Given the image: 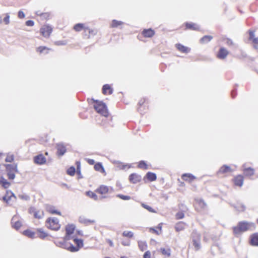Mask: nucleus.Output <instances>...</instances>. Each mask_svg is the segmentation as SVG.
<instances>
[{"label": "nucleus", "instance_id": "nucleus-1", "mask_svg": "<svg viewBox=\"0 0 258 258\" xmlns=\"http://www.w3.org/2000/svg\"><path fill=\"white\" fill-rule=\"evenodd\" d=\"M251 227L255 229V225L254 223L245 221H240L236 226L233 227V233L235 235H239L249 230Z\"/></svg>", "mask_w": 258, "mask_h": 258}, {"label": "nucleus", "instance_id": "nucleus-2", "mask_svg": "<svg viewBox=\"0 0 258 258\" xmlns=\"http://www.w3.org/2000/svg\"><path fill=\"white\" fill-rule=\"evenodd\" d=\"M92 100L93 102L95 103L94 105L95 110L102 115L107 117L109 113L106 104L101 101L95 100L94 99H92Z\"/></svg>", "mask_w": 258, "mask_h": 258}, {"label": "nucleus", "instance_id": "nucleus-3", "mask_svg": "<svg viewBox=\"0 0 258 258\" xmlns=\"http://www.w3.org/2000/svg\"><path fill=\"white\" fill-rule=\"evenodd\" d=\"M46 227L52 230L58 231L60 228L59 220L57 218H48L46 221Z\"/></svg>", "mask_w": 258, "mask_h": 258}, {"label": "nucleus", "instance_id": "nucleus-4", "mask_svg": "<svg viewBox=\"0 0 258 258\" xmlns=\"http://www.w3.org/2000/svg\"><path fill=\"white\" fill-rule=\"evenodd\" d=\"M191 237L193 242V245L196 250L201 248V235L196 230L192 232Z\"/></svg>", "mask_w": 258, "mask_h": 258}, {"label": "nucleus", "instance_id": "nucleus-5", "mask_svg": "<svg viewBox=\"0 0 258 258\" xmlns=\"http://www.w3.org/2000/svg\"><path fill=\"white\" fill-rule=\"evenodd\" d=\"M52 31V29L50 26L44 25L40 29V32L42 35L45 37H48L50 36Z\"/></svg>", "mask_w": 258, "mask_h": 258}, {"label": "nucleus", "instance_id": "nucleus-6", "mask_svg": "<svg viewBox=\"0 0 258 258\" xmlns=\"http://www.w3.org/2000/svg\"><path fill=\"white\" fill-rule=\"evenodd\" d=\"M230 205L233 207L235 210L239 212H244L245 210L246 207L245 205L239 202H237L236 204L229 203Z\"/></svg>", "mask_w": 258, "mask_h": 258}, {"label": "nucleus", "instance_id": "nucleus-7", "mask_svg": "<svg viewBox=\"0 0 258 258\" xmlns=\"http://www.w3.org/2000/svg\"><path fill=\"white\" fill-rule=\"evenodd\" d=\"M229 53L228 51L224 47H221L217 54V56L220 59H225Z\"/></svg>", "mask_w": 258, "mask_h": 258}, {"label": "nucleus", "instance_id": "nucleus-8", "mask_svg": "<svg viewBox=\"0 0 258 258\" xmlns=\"http://www.w3.org/2000/svg\"><path fill=\"white\" fill-rule=\"evenodd\" d=\"M34 162L38 165H42L46 162V158L42 154H39L34 157Z\"/></svg>", "mask_w": 258, "mask_h": 258}, {"label": "nucleus", "instance_id": "nucleus-9", "mask_svg": "<svg viewBox=\"0 0 258 258\" xmlns=\"http://www.w3.org/2000/svg\"><path fill=\"white\" fill-rule=\"evenodd\" d=\"M141 176L136 173H132L129 176L130 181L134 184L137 183L141 180Z\"/></svg>", "mask_w": 258, "mask_h": 258}, {"label": "nucleus", "instance_id": "nucleus-10", "mask_svg": "<svg viewBox=\"0 0 258 258\" xmlns=\"http://www.w3.org/2000/svg\"><path fill=\"white\" fill-rule=\"evenodd\" d=\"M57 154L59 156H62L66 152V147L62 143H58L56 145Z\"/></svg>", "mask_w": 258, "mask_h": 258}, {"label": "nucleus", "instance_id": "nucleus-11", "mask_svg": "<svg viewBox=\"0 0 258 258\" xmlns=\"http://www.w3.org/2000/svg\"><path fill=\"white\" fill-rule=\"evenodd\" d=\"M249 242L252 246H258V233H255L251 235Z\"/></svg>", "mask_w": 258, "mask_h": 258}, {"label": "nucleus", "instance_id": "nucleus-12", "mask_svg": "<svg viewBox=\"0 0 258 258\" xmlns=\"http://www.w3.org/2000/svg\"><path fill=\"white\" fill-rule=\"evenodd\" d=\"M248 33L249 34L248 40L252 41V43H254V44H258V37H254L255 31L249 30L248 31Z\"/></svg>", "mask_w": 258, "mask_h": 258}, {"label": "nucleus", "instance_id": "nucleus-13", "mask_svg": "<svg viewBox=\"0 0 258 258\" xmlns=\"http://www.w3.org/2000/svg\"><path fill=\"white\" fill-rule=\"evenodd\" d=\"M79 222L85 225H88L95 223V220L86 218L84 216H80L79 219Z\"/></svg>", "mask_w": 258, "mask_h": 258}, {"label": "nucleus", "instance_id": "nucleus-14", "mask_svg": "<svg viewBox=\"0 0 258 258\" xmlns=\"http://www.w3.org/2000/svg\"><path fill=\"white\" fill-rule=\"evenodd\" d=\"M243 177L241 175H238L234 178V184L238 186H241L243 183Z\"/></svg>", "mask_w": 258, "mask_h": 258}, {"label": "nucleus", "instance_id": "nucleus-15", "mask_svg": "<svg viewBox=\"0 0 258 258\" xmlns=\"http://www.w3.org/2000/svg\"><path fill=\"white\" fill-rule=\"evenodd\" d=\"M176 47L179 51L183 53H188L190 50V49L189 48L185 46L180 43L176 44Z\"/></svg>", "mask_w": 258, "mask_h": 258}, {"label": "nucleus", "instance_id": "nucleus-16", "mask_svg": "<svg viewBox=\"0 0 258 258\" xmlns=\"http://www.w3.org/2000/svg\"><path fill=\"white\" fill-rule=\"evenodd\" d=\"M16 219V216H14L12 219V221H11V223L12 224V227L16 229V230H18L22 226V223L20 221H15V219Z\"/></svg>", "mask_w": 258, "mask_h": 258}, {"label": "nucleus", "instance_id": "nucleus-17", "mask_svg": "<svg viewBox=\"0 0 258 258\" xmlns=\"http://www.w3.org/2000/svg\"><path fill=\"white\" fill-rule=\"evenodd\" d=\"M7 172H18L17 166L16 164H6L5 165Z\"/></svg>", "mask_w": 258, "mask_h": 258}, {"label": "nucleus", "instance_id": "nucleus-18", "mask_svg": "<svg viewBox=\"0 0 258 258\" xmlns=\"http://www.w3.org/2000/svg\"><path fill=\"white\" fill-rule=\"evenodd\" d=\"M142 34L145 37H152L155 34V32L152 29H145L143 31Z\"/></svg>", "mask_w": 258, "mask_h": 258}, {"label": "nucleus", "instance_id": "nucleus-19", "mask_svg": "<svg viewBox=\"0 0 258 258\" xmlns=\"http://www.w3.org/2000/svg\"><path fill=\"white\" fill-rule=\"evenodd\" d=\"M76 226L74 224H68L66 226V231L67 235L72 234L75 231Z\"/></svg>", "mask_w": 258, "mask_h": 258}, {"label": "nucleus", "instance_id": "nucleus-20", "mask_svg": "<svg viewBox=\"0 0 258 258\" xmlns=\"http://www.w3.org/2000/svg\"><path fill=\"white\" fill-rule=\"evenodd\" d=\"M182 178L184 181L191 182L196 178V177L190 173H184L182 175Z\"/></svg>", "mask_w": 258, "mask_h": 258}, {"label": "nucleus", "instance_id": "nucleus-21", "mask_svg": "<svg viewBox=\"0 0 258 258\" xmlns=\"http://www.w3.org/2000/svg\"><path fill=\"white\" fill-rule=\"evenodd\" d=\"M107 91H108L109 94L113 93V89L108 84H105L102 87V93L104 95L106 94Z\"/></svg>", "mask_w": 258, "mask_h": 258}, {"label": "nucleus", "instance_id": "nucleus-22", "mask_svg": "<svg viewBox=\"0 0 258 258\" xmlns=\"http://www.w3.org/2000/svg\"><path fill=\"white\" fill-rule=\"evenodd\" d=\"M186 224L183 222H179L175 226V229L176 231L179 232L185 229Z\"/></svg>", "mask_w": 258, "mask_h": 258}, {"label": "nucleus", "instance_id": "nucleus-23", "mask_svg": "<svg viewBox=\"0 0 258 258\" xmlns=\"http://www.w3.org/2000/svg\"><path fill=\"white\" fill-rule=\"evenodd\" d=\"M0 184L4 188H8L10 185V182L8 181L3 176L0 177Z\"/></svg>", "mask_w": 258, "mask_h": 258}, {"label": "nucleus", "instance_id": "nucleus-24", "mask_svg": "<svg viewBox=\"0 0 258 258\" xmlns=\"http://www.w3.org/2000/svg\"><path fill=\"white\" fill-rule=\"evenodd\" d=\"M186 28L193 30H199V26L196 24L192 23H185Z\"/></svg>", "mask_w": 258, "mask_h": 258}, {"label": "nucleus", "instance_id": "nucleus-25", "mask_svg": "<svg viewBox=\"0 0 258 258\" xmlns=\"http://www.w3.org/2000/svg\"><path fill=\"white\" fill-rule=\"evenodd\" d=\"M159 251L164 255H166L168 257L170 256L171 250L170 248L168 247L167 248H165L163 247H161L159 249Z\"/></svg>", "mask_w": 258, "mask_h": 258}, {"label": "nucleus", "instance_id": "nucleus-26", "mask_svg": "<svg viewBox=\"0 0 258 258\" xmlns=\"http://www.w3.org/2000/svg\"><path fill=\"white\" fill-rule=\"evenodd\" d=\"M212 39L213 36L211 35H205L200 39V42L202 44H206L210 42Z\"/></svg>", "mask_w": 258, "mask_h": 258}, {"label": "nucleus", "instance_id": "nucleus-27", "mask_svg": "<svg viewBox=\"0 0 258 258\" xmlns=\"http://www.w3.org/2000/svg\"><path fill=\"white\" fill-rule=\"evenodd\" d=\"M38 233L37 237H39L42 239H44L48 236V234L44 231L42 228H38L37 229Z\"/></svg>", "mask_w": 258, "mask_h": 258}, {"label": "nucleus", "instance_id": "nucleus-28", "mask_svg": "<svg viewBox=\"0 0 258 258\" xmlns=\"http://www.w3.org/2000/svg\"><path fill=\"white\" fill-rule=\"evenodd\" d=\"M146 177L150 181H154L157 179L156 174L151 172H147Z\"/></svg>", "mask_w": 258, "mask_h": 258}, {"label": "nucleus", "instance_id": "nucleus-29", "mask_svg": "<svg viewBox=\"0 0 258 258\" xmlns=\"http://www.w3.org/2000/svg\"><path fill=\"white\" fill-rule=\"evenodd\" d=\"M254 173V169L251 167L245 168L243 169V173L246 176H252Z\"/></svg>", "mask_w": 258, "mask_h": 258}, {"label": "nucleus", "instance_id": "nucleus-30", "mask_svg": "<svg viewBox=\"0 0 258 258\" xmlns=\"http://www.w3.org/2000/svg\"><path fill=\"white\" fill-rule=\"evenodd\" d=\"M231 171V168L227 165L222 166L218 171L219 173H225Z\"/></svg>", "mask_w": 258, "mask_h": 258}, {"label": "nucleus", "instance_id": "nucleus-31", "mask_svg": "<svg viewBox=\"0 0 258 258\" xmlns=\"http://www.w3.org/2000/svg\"><path fill=\"white\" fill-rule=\"evenodd\" d=\"M23 234L29 238H34L35 237V233L29 229H26L23 231Z\"/></svg>", "mask_w": 258, "mask_h": 258}, {"label": "nucleus", "instance_id": "nucleus-32", "mask_svg": "<svg viewBox=\"0 0 258 258\" xmlns=\"http://www.w3.org/2000/svg\"><path fill=\"white\" fill-rule=\"evenodd\" d=\"M66 249L69 250L71 252H76L79 250L78 247H77L76 246H74L73 244L69 243L67 244V247Z\"/></svg>", "mask_w": 258, "mask_h": 258}, {"label": "nucleus", "instance_id": "nucleus-33", "mask_svg": "<svg viewBox=\"0 0 258 258\" xmlns=\"http://www.w3.org/2000/svg\"><path fill=\"white\" fill-rule=\"evenodd\" d=\"M97 191L100 194H104L108 192V188L107 186L101 185L99 188L97 189Z\"/></svg>", "mask_w": 258, "mask_h": 258}, {"label": "nucleus", "instance_id": "nucleus-34", "mask_svg": "<svg viewBox=\"0 0 258 258\" xmlns=\"http://www.w3.org/2000/svg\"><path fill=\"white\" fill-rule=\"evenodd\" d=\"M94 169L95 170L100 171L102 173H103L105 172V170L104 169V167L102 165V164L101 163H97L94 165Z\"/></svg>", "mask_w": 258, "mask_h": 258}, {"label": "nucleus", "instance_id": "nucleus-35", "mask_svg": "<svg viewBox=\"0 0 258 258\" xmlns=\"http://www.w3.org/2000/svg\"><path fill=\"white\" fill-rule=\"evenodd\" d=\"M73 240L76 244V247H78L79 250L83 246V240L82 239L75 238Z\"/></svg>", "mask_w": 258, "mask_h": 258}, {"label": "nucleus", "instance_id": "nucleus-36", "mask_svg": "<svg viewBox=\"0 0 258 258\" xmlns=\"http://www.w3.org/2000/svg\"><path fill=\"white\" fill-rule=\"evenodd\" d=\"M138 246L140 249L142 251L145 250L147 248V244L145 241H139Z\"/></svg>", "mask_w": 258, "mask_h": 258}, {"label": "nucleus", "instance_id": "nucleus-37", "mask_svg": "<svg viewBox=\"0 0 258 258\" xmlns=\"http://www.w3.org/2000/svg\"><path fill=\"white\" fill-rule=\"evenodd\" d=\"M197 204L203 210H205L207 207V204L203 199L197 200Z\"/></svg>", "mask_w": 258, "mask_h": 258}, {"label": "nucleus", "instance_id": "nucleus-38", "mask_svg": "<svg viewBox=\"0 0 258 258\" xmlns=\"http://www.w3.org/2000/svg\"><path fill=\"white\" fill-rule=\"evenodd\" d=\"M34 218L40 219H41L44 216V213L43 211L36 210L35 213L33 214Z\"/></svg>", "mask_w": 258, "mask_h": 258}, {"label": "nucleus", "instance_id": "nucleus-39", "mask_svg": "<svg viewBox=\"0 0 258 258\" xmlns=\"http://www.w3.org/2000/svg\"><path fill=\"white\" fill-rule=\"evenodd\" d=\"M87 195L90 198L94 199V200H98V196L96 195V194L91 191H88L86 192Z\"/></svg>", "mask_w": 258, "mask_h": 258}, {"label": "nucleus", "instance_id": "nucleus-40", "mask_svg": "<svg viewBox=\"0 0 258 258\" xmlns=\"http://www.w3.org/2000/svg\"><path fill=\"white\" fill-rule=\"evenodd\" d=\"M57 246L65 248L67 247V243L64 241H56L54 242Z\"/></svg>", "mask_w": 258, "mask_h": 258}, {"label": "nucleus", "instance_id": "nucleus-41", "mask_svg": "<svg viewBox=\"0 0 258 258\" xmlns=\"http://www.w3.org/2000/svg\"><path fill=\"white\" fill-rule=\"evenodd\" d=\"M76 164H77V169H76V172H77V174L79 175V178H83V176L81 173V164H80V162H76Z\"/></svg>", "mask_w": 258, "mask_h": 258}, {"label": "nucleus", "instance_id": "nucleus-42", "mask_svg": "<svg viewBox=\"0 0 258 258\" xmlns=\"http://www.w3.org/2000/svg\"><path fill=\"white\" fill-rule=\"evenodd\" d=\"M122 24H123V22L122 21L113 20L112 21L111 27L113 28H116L118 26L121 25Z\"/></svg>", "mask_w": 258, "mask_h": 258}, {"label": "nucleus", "instance_id": "nucleus-43", "mask_svg": "<svg viewBox=\"0 0 258 258\" xmlns=\"http://www.w3.org/2000/svg\"><path fill=\"white\" fill-rule=\"evenodd\" d=\"M84 28V24L82 23H78L74 26V29L76 31H80Z\"/></svg>", "mask_w": 258, "mask_h": 258}, {"label": "nucleus", "instance_id": "nucleus-44", "mask_svg": "<svg viewBox=\"0 0 258 258\" xmlns=\"http://www.w3.org/2000/svg\"><path fill=\"white\" fill-rule=\"evenodd\" d=\"M67 174L70 176H74L76 172V169L74 166H71L67 170Z\"/></svg>", "mask_w": 258, "mask_h": 258}, {"label": "nucleus", "instance_id": "nucleus-45", "mask_svg": "<svg viewBox=\"0 0 258 258\" xmlns=\"http://www.w3.org/2000/svg\"><path fill=\"white\" fill-rule=\"evenodd\" d=\"M138 167L140 168L144 169H148V167H147V164L143 160H142V161L139 162V165H138Z\"/></svg>", "mask_w": 258, "mask_h": 258}, {"label": "nucleus", "instance_id": "nucleus-46", "mask_svg": "<svg viewBox=\"0 0 258 258\" xmlns=\"http://www.w3.org/2000/svg\"><path fill=\"white\" fill-rule=\"evenodd\" d=\"M14 159V156L13 154H8L5 159L6 162H12Z\"/></svg>", "mask_w": 258, "mask_h": 258}, {"label": "nucleus", "instance_id": "nucleus-47", "mask_svg": "<svg viewBox=\"0 0 258 258\" xmlns=\"http://www.w3.org/2000/svg\"><path fill=\"white\" fill-rule=\"evenodd\" d=\"M122 235L124 237L132 238L134 236V233L132 231H124L122 233Z\"/></svg>", "mask_w": 258, "mask_h": 258}, {"label": "nucleus", "instance_id": "nucleus-48", "mask_svg": "<svg viewBox=\"0 0 258 258\" xmlns=\"http://www.w3.org/2000/svg\"><path fill=\"white\" fill-rule=\"evenodd\" d=\"M48 49L45 46H40L37 48V51L40 53H48Z\"/></svg>", "mask_w": 258, "mask_h": 258}, {"label": "nucleus", "instance_id": "nucleus-49", "mask_svg": "<svg viewBox=\"0 0 258 258\" xmlns=\"http://www.w3.org/2000/svg\"><path fill=\"white\" fill-rule=\"evenodd\" d=\"M142 206L143 208L147 209L148 211L151 213H156V211L154 210L151 207L144 203L142 204Z\"/></svg>", "mask_w": 258, "mask_h": 258}, {"label": "nucleus", "instance_id": "nucleus-50", "mask_svg": "<svg viewBox=\"0 0 258 258\" xmlns=\"http://www.w3.org/2000/svg\"><path fill=\"white\" fill-rule=\"evenodd\" d=\"M49 212L52 214H57L58 215H61V212L56 210H55L53 208V207L50 208V209H49Z\"/></svg>", "mask_w": 258, "mask_h": 258}, {"label": "nucleus", "instance_id": "nucleus-51", "mask_svg": "<svg viewBox=\"0 0 258 258\" xmlns=\"http://www.w3.org/2000/svg\"><path fill=\"white\" fill-rule=\"evenodd\" d=\"M116 197L123 200H129L131 199L130 196H125L121 194H118L116 196Z\"/></svg>", "mask_w": 258, "mask_h": 258}, {"label": "nucleus", "instance_id": "nucleus-52", "mask_svg": "<svg viewBox=\"0 0 258 258\" xmlns=\"http://www.w3.org/2000/svg\"><path fill=\"white\" fill-rule=\"evenodd\" d=\"M184 216V214L182 212H179L176 214V218L177 219H181Z\"/></svg>", "mask_w": 258, "mask_h": 258}, {"label": "nucleus", "instance_id": "nucleus-53", "mask_svg": "<svg viewBox=\"0 0 258 258\" xmlns=\"http://www.w3.org/2000/svg\"><path fill=\"white\" fill-rule=\"evenodd\" d=\"M10 195H8L7 190L6 191V194L5 196L3 197V200L7 204L9 203V201L11 199H9Z\"/></svg>", "mask_w": 258, "mask_h": 258}, {"label": "nucleus", "instance_id": "nucleus-54", "mask_svg": "<svg viewBox=\"0 0 258 258\" xmlns=\"http://www.w3.org/2000/svg\"><path fill=\"white\" fill-rule=\"evenodd\" d=\"M4 22L5 24L8 25L10 23V15L9 14H6V17L4 19Z\"/></svg>", "mask_w": 258, "mask_h": 258}, {"label": "nucleus", "instance_id": "nucleus-55", "mask_svg": "<svg viewBox=\"0 0 258 258\" xmlns=\"http://www.w3.org/2000/svg\"><path fill=\"white\" fill-rule=\"evenodd\" d=\"M7 175L10 179H14L15 178V172H7Z\"/></svg>", "mask_w": 258, "mask_h": 258}, {"label": "nucleus", "instance_id": "nucleus-56", "mask_svg": "<svg viewBox=\"0 0 258 258\" xmlns=\"http://www.w3.org/2000/svg\"><path fill=\"white\" fill-rule=\"evenodd\" d=\"M8 195H10L9 199H12V198H14L15 199H16V197L11 190H7Z\"/></svg>", "mask_w": 258, "mask_h": 258}, {"label": "nucleus", "instance_id": "nucleus-57", "mask_svg": "<svg viewBox=\"0 0 258 258\" xmlns=\"http://www.w3.org/2000/svg\"><path fill=\"white\" fill-rule=\"evenodd\" d=\"M19 198L22 200L28 201L30 200V197L27 195H19Z\"/></svg>", "mask_w": 258, "mask_h": 258}, {"label": "nucleus", "instance_id": "nucleus-58", "mask_svg": "<svg viewBox=\"0 0 258 258\" xmlns=\"http://www.w3.org/2000/svg\"><path fill=\"white\" fill-rule=\"evenodd\" d=\"M18 16L20 19H23L25 17V15L22 11H19L18 13Z\"/></svg>", "mask_w": 258, "mask_h": 258}, {"label": "nucleus", "instance_id": "nucleus-59", "mask_svg": "<svg viewBox=\"0 0 258 258\" xmlns=\"http://www.w3.org/2000/svg\"><path fill=\"white\" fill-rule=\"evenodd\" d=\"M144 258H151V252L150 251H146L143 255Z\"/></svg>", "mask_w": 258, "mask_h": 258}, {"label": "nucleus", "instance_id": "nucleus-60", "mask_svg": "<svg viewBox=\"0 0 258 258\" xmlns=\"http://www.w3.org/2000/svg\"><path fill=\"white\" fill-rule=\"evenodd\" d=\"M84 31L85 32L88 31L89 33V34L91 35H95V33L94 32V30L89 29L88 27L84 28Z\"/></svg>", "mask_w": 258, "mask_h": 258}, {"label": "nucleus", "instance_id": "nucleus-61", "mask_svg": "<svg viewBox=\"0 0 258 258\" xmlns=\"http://www.w3.org/2000/svg\"><path fill=\"white\" fill-rule=\"evenodd\" d=\"M26 25L27 26H33L34 25V22L32 20H28L26 22Z\"/></svg>", "mask_w": 258, "mask_h": 258}, {"label": "nucleus", "instance_id": "nucleus-62", "mask_svg": "<svg viewBox=\"0 0 258 258\" xmlns=\"http://www.w3.org/2000/svg\"><path fill=\"white\" fill-rule=\"evenodd\" d=\"M226 44L229 46H230L233 45V42L231 39L227 38L226 40Z\"/></svg>", "mask_w": 258, "mask_h": 258}, {"label": "nucleus", "instance_id": "nucleus-63", "mask_svg": "<svg viewBox=\"0 0 258 258\" xmlns=\"http://www.w3.org/2000/svg\"><path fill=\"white\" fill-rule=\"evenodd\" d=\"M36 209H35L33 207H31L29 209V212L30 214H34L35 213V212H36Z\"/></svg>", "mask_w": 258, "mask_h": 258}, {"label": "nucleus", "instance_id": "nucleus-64", "mask_svg": "<svg viewBox=\"0 0 258 258\" xmlns=\"http://www.w3.org/2000/svg\"><path fill=\"white\" fill-rule=\"evenodd\" d=\"M121 243L123 245L129 246L130 245V241H122Z\"/></svg>", "mask_w": 258, "mask_h": 258}]
</instances>
